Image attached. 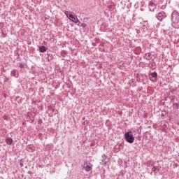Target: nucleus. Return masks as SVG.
Here are the masks:
<instances>
[{"label": "nucleus", "mask_w": 179, "mask_h": 179, "mask_svg": "<svg viewBox=\"0 0 179 179\" xmlns=\"http://www.w3.org/2000/svg\"><path fill=\"white\" fill-rule=\"evenodd\" d=\"M13 76H16V70L13 71Z\"/></svg>", "instance_id": "13"}, {"label": "nucleus", "mask_w": 179, "mask_h": 179, "mask_svg": "<svg viewBox=\"0 0 179 179\" xmlns=\"http://www.w3.org/2000/svg\"><path fill=\"white\" fill-rule=\"evenodd\" d=\"M20 68H24V64L23 63H21V64H20Z\"/></svg>", "instance_id": "10"}, {"label": "nucleus", "mask_w": 179, "mask_h": 179, "mask_svg": "<svg viewBox=\"0 0 179 179\" xmlns=\"http://www.w3.org/2000/svg\"><path fill=\"white\" fill-rule=\"evenodd\" d=\"M152 171H156V170H157V168L156 166H154L152 169Z\"/></svg>", "instance_id": "11"}, {"label": "nucleus", "mask_w": 179, "mask_h": 179, "mask_svg": "<svg viewBox=\"0 0 179 179\" xmlns=\"http://www.w3.org/2000/svg\"><path fill=\"white\" fill-rule=\"evenodd\" d=\"M39 51L40 52H45V51H47V48L44 45L40 46Z\"/></svg>", "instance_id": "8"}, {"label": "nucleus", "mask_w": 179, "mask_h": 179, "mask_svg": "<svg viewBox=\"0 0 179 179\" xmlns=\"http://www.w3.org/2000/svg\"><path fill=\"white\" fill-rule=\"evenodd\" d=\"M150 79L152 82L157 81V73L153 72L150 73Z\"/></svg>", "instance_id": "5"}, {"label": "nucleus", "mask_w": 179, "mask_h": 179, "mask_svg": "<svg viewBox=\"0 0 179 179\" xmlns=\"http://www.w3.org/2000/svg\"><path fill=\"white\" fill-rule=\"evenodd\" d=\"M164 17H166V16L163 15V13H159L157 14V18L158 19V20H159L160 22L163 21V19H164Z\"/></svg>", "instance_id": "6"}, {"label": "nucleus", "mask_w": 179, "mask_h": 179, "mask_svg": "<svg viewBox=\"0 0 179 179\" xmlns=\"http://www.w3.org/2000/svg\"><path fill=\"white\" fill-rule=\"evenodd\" d=\"M93 168V165L89 162H85L83 169L85 170V171H92V169Z\"/></svg>", "instance_id": "4"}, {"label": "nucleus", "mask_w": 179, "mask_h": 179, "mask_svg": "<svg viewBox=\"0 0 179 179\" xmlns=\"http://www.w3.org/2000/svg\"><path fill=\"white\" fill-rule=\"evenodd\" d=\"M81 27H83V29H85V27H86V24L85 23L82 24Z\"/></svg>", "instance_id": "12"}, {"label": "nucleus", "mask_w": 179, "mask_h": 179, "mask_svg": "<svg viewBox=\"0 0 179 179\" xmlns=\"http://www.w3.org/2000/svg\"><path fill=\"white\" fill-rule=\"evenodd\" d=\"M5 141L7 145H11L13 143V139H12V138L7 137Z\"/></svg>", "instance_id": "7"}, {"label": "nucleus", "mask_w": 179, "mask_h": 179, "mask_svg": "<svg viewBox=\"0 0 179 179\" xmlns=\"http://www.w3.org/2000/svg\"><path fill=\"white\" fill-rule=\"evenodd\" d=\"M145 58H146V59H148V61H150V59H152V53L145 54Z\"/></svg>", "instance_id": "9"}, {"label": "nucleus", "mask_w": 179, "mask_h": 179, "mask_svg": "<svg viewBox=\"0 0 179 179\" xmlns=\"http://www.w3.org/2000/svg\"><path fill=\"white\" fill-rule=\"evenodd\" d=\"M64 15H66V16L68 17V19H69V20L73 22V23H79V19H78V16L69 14L68 11H65Z\"/></svg>", "instance_id": "2"}, {"label": "nucleus", "mask_w": 179, "mask_h": 179, "mask_svg": "<svg viewBox=\"0 0 179 179\" xmlns=\"http://www.w3.org/2000/svg\"><path fill=\"white\" fill-rule=\"evenodd\" d=\"M124 138L129 143H134L135 141V137H134V134L132 131H128L124 134Z\"/></svg>", "instance_id": "1"}, {"label": "nucleus", "mask_w": 179, "mask_h": 179, "mask_svg": "<svg viewBox=\"0 0 179 179\" xmlns=\"http://www.w3.org/2000/svg\"><path fill=\"white\" fill-rule=\"evenodd\" d=\"M21 166H23V164H21Z\"/></svg>", "instance_id": "14"}, {"label": "nucleus", "mask_w": 179, "mask_h": 179, "mask_svg": "<svg viewBox=\"0 0 179 179\" xmlns=\"http://www.w3.org/2000/svg\"><path fill=\"white\" fill-rule=\"evenodd\" d=\"M172 22L175 24H178L179 22V14L177 12H173L172 13Z\"/></svg>", "instance_id": "3"}]
</instances>
